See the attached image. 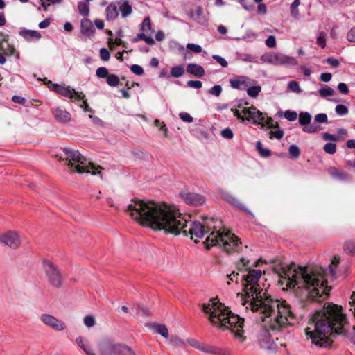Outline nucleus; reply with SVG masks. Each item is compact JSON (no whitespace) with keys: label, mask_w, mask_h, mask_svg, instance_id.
<instances>
[{"label":"nucleus","mask_w":355,"mask_h":355,"mask_svg":"<svg viewBox=\"0 0 355 355\" xmlns=\"http://www.w3.org/2000/svg\"><path fill=\"white\" fill-rule=\"evenodd\" d=\"M335 112L338 115L345 116L347 114L349 109L346 105L339 104L336 106Z\"/></svg>","instance_id":"nucleus-40"},{"label":"nucleus","mask_w":355,"mask_h":355,"mask_svg":"<svg viewBox=\"0 0 355 355\" xmlns=\"http://www.w3.org/2000/svg\"><path fill=\"white\" fill-rule=\"evenodd\" d=\"M187 87L195 88V89H200L202 86V83L200 80H189L187 83Z\"/></svg>","instance_id":"nucleus-53"},{"label":"nucleus","mask_w":355,"mask_h":355,"mask_svg":"<svg viewBox=\"0 0 355 355\" xmlns=\"http://www.w3.org/2000/svg\"><path fill=\"white\" fill-rule=\"evenodd\" d=\"M128 211L142 225L164 230L166 234L190 235L191 239H201L211 230L208 223L205 226L198 221H188L175 208L154 201L135 200L128 205Z\"/></svg>","instance_id":"nucleus-1"},{"label":"nucleus","mask_w":355,"mask_h":355,"mask_svg":"<svg viewBox=\"0 0 355 355\" xmlns=\"http://www.w3.org/2000/svg\"><path fill=\"white\" fill-rule=\"evenodd\" d=\"M241 79H230V87L233 89L243 90L245 89V87L248 86V83L245 82V77H241Z\"/></svg>","instance_id":"nucleus-24"},{"label":"nucleus","mask_w":355,"mask_h":355,"mask_svg":"<svg viewBox=\"0 0 355 355\" xmlns=\"http://www.w3.org/2000/svg\"><path fill=\"white\" fill-rule=\"evenodd\" d=\"M179 117L184 122L191 123L193 122V117L187 112H180Z\"/></svg>","instance_id":"nucleus-55"},{"label":"nucleus","mask_w":355,"mask_h":355,"mask_svg":"<svg viewBox=\"0 0 355 355\" xmlns=\"http://www.w3.org/2000/svg\"><path fill=\"white\" fill-rule=\"evenodd\" d=\"M184 68L182 65L173 67L171 69V76L173 78H180L184 73Z\"/></svg>","instance_id":"nucleus-30"},{"label":"nucleus","mask_w":355,"mask_h":355,"mask_svg":"<svg viewBox=\"0 0 355 355\" xmlns=\"http://www.w3.org/2000/svg\"><path fill=\"white\" fill-rule=\"evenodd\" d=\"M180 196L185 203L192 206H200L205 202V198L203 196L196 193L182 191Z\"/></svg>","instance_id":"nucleus-13"},{"label":"nucleus","mask_w":355,"mask_h":355,"mask_svg":"<svg viewBox=\"0 0 355 355\" xmlns=\"http://www.w3.org/2000/svg\"><path fill=\"white\" fill-rule=\"evenodd\" d=\"M238 1L245 10L250 12L254 10V6L251 3L248 4L246 0H238Z\"/></svg>","instance_id":"nucleus-60"},{"label":"nucleus","mask_w":355,"mask_h":355,"mask_svg":"<svg viewBox=\"0 0 355 355\" xmlns=\"http://www.w3.org/2000/svg\"><path fill=\"white\" fill-rule=\"evenodd\" d=\"M96 75L99 78H106V82L109 86H111V75H109V71L107 68L101 67L97 69Z\"/></svg>","instance_id":"nucleus-25"},{"label":"nucleus","mask_w":355,"mask_h":355,"mask_svg":"<svg viewBox=\"0 0 355 355\" xmlns=\"http://www.w3.org/2000/svg\"><path fill=\"white\" fill-rule=\"evenodd\" d=\"M264 62L270 63L275 65H290L295 66L297 64L296 60L290 56L282 53L263 55L261 58Z\"/></svg>","instance_id":"nucleus-11"},{"label":"nucleus","mask_w":355,"mask_h":355,"mask_svg":"<svg viewBox=\"0 0 355 355\" xmlns=\"http://www.w3.org/2000/svg\"><path fill=\"white\" fill-rule=\"evenodd\" d=\"M53 115L58 121L62 123H67L71 120L70 114L60 107H57L53 110Z\"/></svg>","instance_id":"nucleus-22"},{"label":"nucleus","mask_w":355,"mask_h":355,"mask_svg":"<svg viewBox=\"0 0 355 355\" xmlns=\"http://www.w3.org/2000/svg\"><path fill=\"white\" fill-rule=\"evenodd\" d=\"M288 153L292 157L298 158L300 155V150L297 145L292 144L289 146Z\"/></svg>","instance_id":"nucleus-38"},{"label":"nucleus","mask_w":355,"mask_h":355,"mask_svg":"<svg viewBox=\"0 0 355 355\" xmlns=\"http://www.w3.org/2000/svg\"><path fill=\"white\" fill-rule=\"evenodd\" d=\"M212 58L219 63L223 67H227L228 66L227 60L218 55H213Z\"/></svg>","instance_id":"nucleus-50"},{"label":"nucleus","mask_w":355,"mask_h":355,"mask_svg":"<svg viewBox=\"0 0 355 355\" xmlns=\"http://www.w3.org/2000/svg\"><path fill=\"white\" fill-rule=\"evenodd\" d=\"M44 268L51 284L56 288L60 287L62 283V277L58 268L51 262L44 261Z\"/></svg>","instance_id":"nucleus-10"},{"label":"nucleus","mask_w":355,"mask_h":355,"mask_svg":"<svg viewBox=\"0 0 355 355\" xmlns=\"http://www.w3.org/2000/svg\"><path fill=\"white\" fill-rule=\"evenodd\" d=\"M12 101L15 103H18V104H21V105H24V103L26 102V99L24 97L18 96V95H14L12 97Z\"/></svg>","instance_id":"nucleus-64"},{"label":"nucleus","mask_w":355,"mask_h":355,"mask_svg":"<svg viewBox=\"0 0 355 355\" xmlns=\"http://www.w3.org/2000/svg\"><path fill=\"white\" fill-rule=\"evenodd\" d=\"M266 44L269 48H274L276 46V38L273 35H269L266 40Z\"/></svg>","instance_id":"nucleus-54"},{"label":"nucleus","mask_w":355,"mask_h":355,"mask_svg":"<svg viewBox=\"0 0 355 355\" xmlns=\"http://www.w3.org/2000/svg\"><path fill=\"white\" fill-rule=\"evenodd\" d=\"M202 310L209 314V320L215 326L223 330L230 329L236 338L244 340L243 336L244 318L239 317L221 303L212 302L211 304H203Z\"/></svg>","instance_id":"nucleus-6"},{"label":"nucleus","mask_w":355,"mask_h":355,"mask_svg":"<svg viewBox=\"0 0 355 355\" xmlns=\"http://www.w3.org/2000/svg\"><path fill=\"white\" fill-rule=\"evenodd\" d=\"M284 117L289 121H294L297 118V114L295 111L288 110L284 112Z\"/></svg>","instance_id":"nucleus-43"},{"label":"nucleus","mask_w":355,"mask_h":355,"mask_svg":"<svg viewBox=\"0 0 355 355\" xmlns=\"http://www.w3.org/2000/svg\"><path fill=\"white\" fill-rule=\"evenodd\" d=\"M53 87H55V91L57 93L65 97L69 98H75L78 101H83L81 107L85 110V112L92 111L89 107L87 100H84L85 95L83 93L75 91L74 89H71L69 86L63 87L58 84H54Z\"/></svg>","instance_id":"nucleus-9"},{"label":"nucleus","mask_w":355,"mask_h":355,"mask_svg":"<svg viewBox=\"0 0 355 355\" xmlns=\"http://www.w3.org/2000/svg\"><path fill=\"white\" fill-rule=\"evenodd\" d=\"M323 150L325 153L333 155L336 153V145L335 143L329 142L324 144L323 147Z\"/></svg>","instance_id":"nucleus-39"},{"label":"nucleus","mask_w":355,"mask_h":355,"mask_svg":"<svg viewBox=\"0 0 355 355\" xmlns=\"http://www.w3.org/2000/svg\"><path fill=\"white\" fill-rule=\"evenodd\" d=\"M326 62L334 68H337L340 65V62L333 57L328 58L326 60Z\"/></svg>","instance_id":"nucleus-59"},{"label":"nucleus","mask_w":355,"mask_h":355,"mask_svg":"<svg viewBox=\"0 0 355 355\" xmlns=\"http://www.w3.org/2000/svg\"><path fill=\"white\" fill-rule=\"evenodd\" d=\"M221 136L225 139H230L233 138V131L230 128H226L221 131Z\"/></svg>","instance_id":"nucleus-52"},{"label":"nucleus","mask_w":355,"mask_h":355,"mask_svg":"<svg viewBox=\"0 0 355 355\" xmlns=\"http://www.w3.org/2000/svg\"><path fill=\"white\" fill-rule=\"evenodd\" d=\"M99 349L103 355H110L111 353V343L109 338L99 343Z\"/></svg>","instance_id":"nucleus-26"},{"label":"nucleus","mask_w":355,"mask_h":355,"mask_svg":"<svg viewBox=\"0 0 355 355\" xmlns=\"http://www.w3.org/2000/svg\"><path fill=\"white\" fill-rule=\"evenodd\" d=\"M284 136V131L283 130H277L275 131H270V137H275L277 139H281Z\"/></svg>","instance_id":"nucleus-57"},{"label":"nucleus","mask_w":355,"mask_h":355,"mask_svg":"<svg viewBox=\"0 0 355 355\" xmlns=\"http://www.w3.org/2000/svg\"><path fill=\"white\" fill-rule=\"evenodd\" d=\"M155 331L163 337L167 338L168 337V331L166 325L157 324L155 325Z\"/></svg>","instance_id":"nucleus-35"},{"label":"nucleus","mask_w":355,"mask_h":355,"mask_svg":"<svg viewBox=\"0 0 355 355\" xmlns=\"http://www.w3.org/2000/svg\"><path fill=\"white\" fill-rule=\"evenodd\" d=\"M314 121L317 123H326L328 122V117L326 114L320 113L315 116Z\"/></svg>","instance_id":"nucleus-42"},{"label":"nucleus","mask_w":355,"mask_h":355,"mask_svg":"<svg viewBox=\"0 0 355 355\" xmlns=\"http://www.w3.org/2000/svg\"><path fill=\"white\" fill-rule=\"evenodd\" d=\"M112 355H136L134 351L125 345L112 344Z\"/></svg>","instance_id":"nucleus-18"},{"label":"nucleus","mask_w":355,"mask_h":355,"mask_svg":"<svg viewBox=\"0 0 355 355\" xmlns=\"http://www.w3.org/2000/svg\"><path fill=\"white\" fill-rule=\"evenodd\" d=\"M339 259L338 257L334 256L327 269L320 266H302L291 263L289 266H276L274 270L280 278L287 280L288 288H297L296 294L302 300L321 302L323 295L320 288L324 286V276L327 270L333 277L336 275V268Z\"/></svg>","instance_id":"nucleus-2"},{"label":"nucleus","mask_w":355,"mask_h":355,"mask_svg":"<svg viewBox=\"0 0 355 355\" xmlns=\"http://www.w3.org/2000/svg\"><path fill=\"white\" fill-rule=\"evenodd\" d=\"M78 9L82 16L87 17L89 13V4L88 2L80 1L78 4Z\"/></svg>","instance_id":"nucleus-29"},{"label":"nucleus","mask_w":355,"mask_h":355,"mask_svg":"<svg viewBox=\"0 0 355 355\" xmlns=\"http://www.w3.org/2000/svg\"><path fill=\"white\" fill-rule=\"evenodd\" d=\"M317 44L322 48L325 47L326 46V40L324 36L322 33H320L317 37Z\"/></svg>","instance_id":"nucleus-62"},{"label":"nucleus","mask_w":355,"mask_h":355,"mask_svg":"<svg viewBox=\"0 0 355 355\" xmlns=\"http://www.w3.org/2000/svg\"><path fill=\"white\" fill-rule=\"evenodd\" d=\"M261 91V87L259 85L251 86L247 89V94L252 98L258 96L259 92Z\"/></svg>","instance_id":"nucleus-32"},{"label":"nucleus","mask_w":355,"mask_h":355,"mask_svg":"<svg viewBox=\"0 0 355 355\" xmlns=\"http://www.w3.org/2000/svg\"><path fill=\"white\" fill-rule=\"evenodd\" d=\"M40 320L47 326L55 331H62L64 329L65 324L63 322L59 320L54 316L44 313L40 316Z\"/></svg>","instance_id":"nucleus-14"},{"label":"nucleus","mask_w":355,"mask_h":355,"mask_svg":"<svg viewBox=\"0 0 355 355\" xmlns=\"http://www.w3.org/2000/svg\"><path fill=\"white\" fill-rule=\"evenodd\" d=\"M152 28L150 19L149 17H145L140 25V31L145 32L146 31H150Z\"/></svg>","instance_id":"nucleus-37"},{"label":"nucleus","mask_w":355,"mask_h":355,"mask_svg":"<svg viewBox=\"0 0 355 355\" xmlns=\"http://www.w3.org/2000/svg\"><path fill=\"white\" fill-rule=\"evenodd\" d=\"M322 138L324 141H331L337 142L342 140L343 137L340 135H336L329 132H324L322 135Z\"/></svg>","instance_id":"nucleus-31"},{"label":"nucleus","mask_w":355,"mask_h":355,"mask_svg":"<svg viewBox=\"0 0 355 355\" xmlns=\"http://www.w3.org/2000/svg\"><path fill=\"white\" fill-rule=\"evenodd\" d=\"M222 198L228 203L235 206L238 209L245 211V213L254 216L253 214L246 208L243 204H241L238 199L233 196L231 193L227 191H222L220 192Z\"/></svg>","instance_id":"nucleus-16"},{"label":"nucleus","mask_w":355,"mask_h":355,"mask_svg":"<svg viewBox=\"0 0 355 355\" xmlns=\"http://www.w3.org/2000/svg\"><path fill=\"white\" fill-rule=\"evenodd\" d=\"M344 250L346 253H355V241L345 242Z\"/></svg>","instance_id":"nucleus-41"},{"label":"nucleus","mask_w":355,"mask_h":355,"mask_svg":"<svg viewBox=\"0 0 355 355\" xmlns=\"http://www.w3.org/2000/svg\"><path fill=\"white\" fill-rule=\"evenodd\" d=\"M247 275L241 276V282L243 285V292L245 298L249 302V306L252 311L257 310H264L266 309H275L282 302L286 300H279L273 299L270 296L267 295L258 284L261 275L262 270L252 269L250 267L246 268Z\"/></svg>","instance_id":"nucleus-5"},{"label":"nucleus","mask_w":355,"mask_h":355,"mask_svg":"<svg viewBox=\"0 0 355 355\" xmlns=\"http://www.w3.org/2000/svg\"><path fill=\"white\" fill-rule=\"evenodd\" d=\"M222 87L219 85H216L209 90V94L215 96H219L222 93Z\"/></svg>","instance_id":"nucleus-45"},{"label":"nucleus","mask_w":355,"mask_h":355,"mask_svg":"<svg viewBox=\"0 0 355 355\" xmlns=\"http://www.w3.org/2000/svg\"><path fill=\"white\" fill-rule=\"evenodd\" d=\"M0 242L11 248H17L20 244V239L17 232L10 231L0 236Z\"/></svg>","instance_id":"nucleus-15"},{"label":"nucleus","mask_w":355,"mask_h":355,"mask_svg":"<svg viewBox=\"0 0 355 355\" xmlns=\"http://www.w3.org/2000/svg\"><path fill=\"white\" fill-rule=\"evenodd\" d=\"M318 92H319L320 96L322 98L331 96L335 94V91L332 88H331L328 86H325L324 87L320 89L318 91Z\"/></svg>","instance_id":"nucleus-34"},{"label":"nucleus","mask_w":355,"mask_h":355,"mask_svg":"<svg viewBox=\"0 0 355 355\" xmlns=\"http://www.w3.org/2000/svg\"><path fill=\"white\" fill-rule=\"evenodd\" d=\"M101 59L104 61H107L110 57V53L106 48H101L100 49Z\"/></svg>","instance_id":"nucleus-51"},{"label":"nucleus","mask_w":355,"mask_h":355,"mask_svg":"<svg viewBox=\"0 0 355 355\" xmlns=\"http://www.w3.org/2000/svg\"><path fill=\"white\" fill-rule=\"evenodd\" d=\"M19 34L28 42L39 40L42 37L40 32L26 28H21Z\"/></svg>","instance_id":"nucleus-17"},{"label":"nucleus","mask_w":355,"mask_h":355,"mask_svg":"<svg viewBox=\"0 0 355 355\" xmlns=\"http://www.w3.org/2000/svg\"><path fill=\"white\" fill-rule=\"evenodd\" d=\"M119 6V11L121 14L123 18H126L132 12V6L129 3V0H120L117 2Z\"/></svg>","instance_id":"nucleus-20"},{"label":"nucleus","mask_w":355,"mask_h":355,"mask_svg":"<svg viewBox=\"0 0 355 355\" xmlns=\"http://www.w3.org/2000/svg\"><path fill=\"white\" fill-rule=\"evenodd\" d=\"M63 152L67 161V165L71 172H76L79 174L99 175L101 177V172L98 170L101 167L96 166L92 164L78 150L64 148Z\"/></svg>","instance_id":"nucleus-8"},{"label":"nucleus","mask_w":355,"mask_h":355,"mask_svg":"<svg viewBox=\"0 0 355 355\" xmlns=\"http://www.w3.org/2000/svg\"><path fill=\"white\" fill-rule=\"evenodd\" d=\"M329 174L335 179L342 181H349L351 180L350 175L343 171L338 170L335 167H330L329 169Z\"/></svg>","instance_id":"nucleus-21"},{"label":"nucleus","mask_w":355,"mask_h":355,"mask_svg":"<svg viewBox=\"0 0 355 355\" xmlns=\"http://www.w3.org/2000/svg\"><path fill=\"white\" fill-rule=\"evenodd\" d=\"M314 329L305 330L306 338L318 348L330 349L333 339L338 336L349 338L355 345V326L351 327L342 307L330 302L324 304L313 318Z\"/></svg>","instance_id":"nucleus-3"},{"label":"nucleus","mask_w":355,"mask_h":355,"mask_svg":"<svg viewBox=\"0 0 355 355\" xmlns=\"http://www.w3.org/2000/svg\"><path fill=\"white\" fill-rule=\"evenodd\" d=\"M248 263H249V260H246L244 257H241L240 259V263H238V265L236 266L237 270L240 272L246 270V269H245V268L248 266Z\"/></svg>","instance_id":"nucleus-48"},{"label":"nucleus","mask_w":355,"mask_h":355,"mask_svg":"<svg viewBox=\"0 0 355 355\" xmlns=\"http://www.w3.org/2000/svg\"><path fill=\"white\" fill-rule=\"evenodd\" d=\"M256 149L261 157L267 158L271 155V151L269 148H263L262 143L258 141L256 143Z\"/></svg>","instance_id":"nucleus-27"},{"label":"nucleus","mask_w":355,"mask_h":355,"mask_svg":"<svg viewBox=\"0 0 355 355\" xmlns=\"http://www.w3.org/2000/svg\"><path fill=\"white\" fill-rule=\"evenodd\" d=\"M311 115L307 112H302L299 114V124L302 126L308 125L311 123Z\"/></svg>","instance_id":"nucleus-28"},{"label":"nucleus","mask_w":355,"mask_h":355,"mask_svg":"<svg viewBox=\"0 0 355 355\" xmlns=\"http://www.w3.org/2000/svg\"><path fill=\"white\" fill-rule=\"evenodd\" d=\"M76 342L77 345L85 352H87L89 349L85 345V340L83 337L79 336L76 339Z\"/></svg>","instance_id":"nucleus-56"},{"label":"nucleus","mask_w":355,"mask_h":355,"mask_svg":"<svg viewBox=\"0 0 355 355\" xmlns=\"http://www.w3.org/2000/svg\"><path fill=\"white\" fill-rule=\"evenodd\" d=\"M186 71L198 78H200L205 75L204 68L195 63L189 64L187 66Z\"/></svg>","instance_id":"nucleus-19"},{"label":"nucleus","mask_w":355,"mask_h":355,"mask_svg":"<svg viewBox=\"0 0 355 355\" xmlns=\"http://www.w3.org/2000/svg\"><path fill=\"white\" fill-rule=\"evenodd\" d=\"M131 71L137 76H142L144 73L143 68L139 64H132L130 67Z\"/></svg>","instance_id":"nucleus-47"},{"label":"nucleus","mask_w":355,"mask_h":355,"mask_svg":"<svg viewBox=\"0 0 355 355\" xmlns=\"http://www.w3.org/2000/svg\"><path fill=\"white\" fill-rule=\"evenodd\" d=\"M263 327L258 336L261 348L275 351L279 346L286 347L282 340H289L292 338L291 325L297 318L286 302H282L277 308L257 310Z\"/></svg>","instance_id":"nucleus-4"},{"label":"nucleus","mask_w":355,"mask_h":355,"mask_svg":"<svg viewBox=\"0 0 355 355\" xmlns=\"http://www.w3.org/2000/svg\"><path fill=\"white\" fill-rule=\"evenodd\" d=\"M242 112L246 116L245 120L250 121L252 124L258 125L265 120L263 114L253 105L249 108H244Z\"/></svg>","instance_id":"nucleus-12"},{"label":"nucleus","mask_w":355,"mask_h":355,"mask_svg":"<svg viewBox=\"0 0 355 355\" xmlns=\"http://www.w3.org/2000/svg\"><path fill=\"white\" fill-rule=\"evenodd\" d=\"M241 60L247 62H255L257 58L251 54H245L241 58Z\"/></svg>","instance_id":"nucleus-63"},{"label":"nucleus","mask_w":355,"mask_h":355,"mask_svg":"<svg viewBox=\"0 0 355 355\" xmlns=\"http://www.w3.org/2000/svg\"><path fill=\"white\" fill-rule=\"evenodd\" d=\"M338 89L342 94H347L349 92L347 85L345 83H340L338 85Z\"/></svg>","instance_id":"nucleus-58"},{"label":"nucleus","mask_w":355,"mask_h":355,"mask_svg":"<svg viewBox=\"0 0 355 355\" xmlns=\"http://www.w3.org/2000/svg\"><path fill=\"white\" fill-rule=\"evenodd\" d=\"M347 40L349 42L355 43V26L352 28L347 33Z\"/></svg>","instance_id":"nucleus-61"},{"label":"nucleus","mask_w":355,"mask_h":355,"mask_svg":"<svg viewBox=\"0 0 355 355\" xmlns=\"http://www.w3.org/2000/svg\"><path fill=\"white\" fill-rule=\"evenodd\" d=\"M288 89L293 92L300 94L302 90L300 87L298 82L295 80L290 81L288 84Z\"/></svg>","instance_id":"nucleus-36"},{"label":"nucleus","mask_w":355,"mask_h":355,"mask_svg":"<svg viewBox=\"0 0 355 355\" xmlns=\"http://www.w3.org/2000/svg\"><path fill=\"white\" fill-rule=\"evenodd\" d=\"M187 47L190 51H191L194 53H197L202 52V50L200 45L193 44V43L187 44Z\"/></svg>","instance_id":"nucleus-49"},{"label":"nucleus","mask_w":355,"mask_h":355,"mask_svg":"<svg viewBox=\"0 0 355 355\" xmlns=\"http://www.w3.org/2000/svg\"><path fill=\"white\" fill-rule=\"evenodd\" d=\"M322 129V128L319 125L309 124L304 126L302 130L304 132L312 134L320 131Z\"/></svg>","instance_id":"nucleus-33"},{"label":"nucleus","mask_w":355,"mask_h":355,"mask_svg":"<svg viewBox=\"0 0 355 355\" xmlns=\"http://www.w3.org/2000/svg\"><path fill=\"white\" fill-rule=\"evenodd\" d=\"M83 321L85 325L89 328L93 327L96 323L95 318L91 315H86Z\"/></svg>","instance_id":"nucleus-44"},{"label":"nucleus","mask_w":355,"mask_h":355,"mask_svg":"<svg viewBox=\"0 0 355 355\" xmlns=\"http://www.w3.org/2000/svg\"><path fill=\"white\" fill-rule=\"evenodd\" d=\"M203 245L207 250L212 246L223 248L227 253L241 251L240 239L234 234L225 230L212 231L203 242Z\"/></svg>","instance_id":"nucleus-7"},{"label":"nucleus","mask_w":355,"mask_h":355,"mask_svg":"<svg viewBox=\"0 0 355 355\" xmlns=\"http://www.w3.org/2000/svg\"><path fill=\"white\" fill-rule=\"evenodd\" d=\"M201 350L203 352L214 354H218L220 353L219 349L216 348L211 345H205L201 348Z\"/></svg>","instance_id":"nucleus-46"},{"label":"nucleus","mask_w":355,"mask_h":355,"mask_svg":"<svg viewBox=\"0 0 355 355\" xmlns=\"http://www.w3.org/2000/svg\"><path fill=\"white\" fill-rule=\"evenodd\" d=\"M80 28L81 33L87 35H90L95 31L92 21L87 18H84L81 20Z\"/></svg>","instance_id":"nucleus-23"}]
</instances>
